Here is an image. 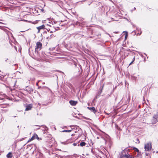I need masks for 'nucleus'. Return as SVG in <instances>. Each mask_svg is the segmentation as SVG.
<instances>
[{
	"mask_svg": "<svg viewBox=\"0 0 158 158\" xmlns=\"http://www.w3.org/2000/svg\"><path fill=\"white\" fill-rule=\"evenodd\" d=\"M133 149L135 150V151L137 152H139V150L137 148L134 147L133 148Z\"/></svg>",
	"mask_w": 158,
	"mask_h": 158,
	"instance_id": "obj_12",
	"label": "nucleus"
},
{
	"mask_svg": "<svg viewBox=\"0 0 158 158\" xmlns=\"http://www.w3.org/2000/svg\"><path fill=\"white\" fill-rule=\"evenodd\" d=\"M127 32H126V35L125 36V38L126 39V38H127Z\"/></svg>",
	"mask_w": 158,
	"mask_h": 158,
	"instance_id": "obj_15",
	"label": "nucleus"
},
{
	"mask_svg": "<svg viewBox=\"0 0 158 158\" xmlns=\"http://www.w3.org/2000/svg\"><path fill=\"white\" fill-rule=\"evenodd\" d=\"M42 46V44L40 42H38L36 44L35 47V50L36 51H38L39 49L40 50Z\"/></svg>",
	"mask_w": 158,
	"mask_h": 158,
	"instance_id": "obj_2",
	"label": "nucleus"
},
{
	"mask_svg": "<svg viewBox=\"0 0 158 158\" xmlns=\"http://www.w3.org/2000/svg\"><path fill=\"white\" fill-rule=\"evenodd\" d=\"M135 57H134V58H133V60L132 61V62H131L130 64L129 65H130L132 63H133V62L135 60Z\"/></svg>",
	"mask_w": 158,
	"mask_h": 158,
	"instance_id": "obj_14",
	"label": "nucleus"
},
{
	"mask_svg": "<svg viewBox=\"0 0 158 158\" xmlns=\"http://www.w3.org/2000/svg\"><path fill=\"white\" fill-rule=\"evenodd\" d=\"M116 33H118V32H115Z\"/></svg>",
	"mask_w": 158,
	"mask_h": 158,
	"instance_id": "obj_20",
	"label": "nucleus"
},
{
	"mask_svg": "<svg viewBox=\"0 0 158 158\" xmlns=\"http://www.w3.org/2000/svg\"><path fill=\"white\" fill-rule=\"evenodd\" d=\"M45 27V26L44 25H42V26H40L39 27H37V29L38 30V32H39L40 31V30L41 29H44Z\"/></svg>",
	"mask_w": 158,
	"mask_h": 158,
	"instance_id": "obj_8",
	"label": "nucleus"
},
{
	"mask_svg": "<svg viewBox=\"0 0 158 158\" xmlns=\"http://www.w3.org/2000/svg\"><path fill=\"white\" fill-rule=\"evenodd\" d=\"M70 104L72 106H75L77 103V102L73 100H71L69 102Z\"/></svg>",
	"mask_w": 158,
	"mask_h": 158,
	"instance_id": "obj_5",
	"label": "nucleus"
},
{
	"mask_svg": "<svg viewBox=\"0 0 158 158\" xmlns=\"http://www.w3.org/2000/svg\"><path fill=\"white\" fill-rule=\"evenodd\" d=\"M32 107V105L31 104H29L26 106V107L25 109L26 110H31Z\"/></svg>",
	"mask_w": 158,
	"mask_h": 158,
	"instance_id": "obj_6",
	"label": "nucleus"
},
{
	"mask_svg": "<svg viewBox=\"0 0 158 158\" xmlns=\"http://www.w3.org/2000/svg\"><path fill=\"white\" fill-rule=\"evenodd\" d=\"M35 138H37V139H39L38 135L36 134H34V135L31 138V139L28 140V142H30V141H32V140L34 139Z\"/></svg>",
	"mask_w": 158,
	"mask_h": 158,
	"instance_id": "obj_4",
	"label": "nucleus"
},
{
	"mask_svg": "<svg viewBox=\"0 0 158 158\" xmlns=\"http://www.w3.org/2000/svg\"><path fill=\"white\" fill-rule=\"evenodd\" d=\"M132 158H136L135 157H133H133Z\"/></svg>",
	"mask_w": 158,
	"mask_h": 158,
	"instance_id": "obj_16",
	"label": "nucleus"
},
{
	"mask_svg": "<svg viewBox=\"0 0 158 158\" xmlns=\"http://www.w3.org/2000/svg\"><path fill=\"white\" fill-rule=\"evenodd\" d=\"M85 144V143L84 142H81L80 144V145L81 146H84Z\"/></svg>",
	"mask_w": 158,
	"mask_h": 158,
	"instance_id": "obj_11",
	"label": "nucleus"
},
{
	"mask_svg": "<svg viewBox=\"0 0 158 158\" xmlns=\"http://www.w3.org/2000/svg\"><path fill=\"white\" fill-rule=\"evenodd\" d=\"M144 148L145 150L148 151L150 150L151 148V145L150 143H148L145 145Z\"/></svg>",
	"mask_w": 158,
	"mask_h": 158,
	"instance_id": "obj_3",
	"label": "nucleus"
},
{
	"mask_svg": "<svg viewBox=\"0 0 158 158\" xmlns=\"http://www.w3.org/2000/svg\"><path fill=\"white\" fill-rule=\"evenodd\" d=\"M52 32H53V31H50V33H52Z\"/></svg>",
	"mask_w": 158,
	"mask_h": 158,
	"instance_id": "obj_17",
	"label": "nucleus"
},
{
	"mask_svg": "<svg viewBox=\"0 0 158 158\" xmlns=\"http://www.w3.org/2000/svg\"><path fill=\"white\" fill-rule=\"evenodd\" d=\"M87 108L89 110H90L91 111H92L93 112H94V113H95L96 111V110H95V108L94 107H88Z\"/></svg>",
	"mask_w": 158,
	"mask_h": 158,
	"instance_id": "obj_7",
	"label": "nucleus"
},
{
	"mask_svg": "<svg viewBox=\"0 0 158 158\" xmlns=\"http://www.w3.org/2000/svg\"><path fill=\"white\" fill-rule=\"evenodd\" d=\"M25 31H22L21 32H24Z\"/></svg>",
	"mask_w": 158,
	"mask_h": 158,
	"instance_id": "obj_19",
	"label": "nucleus"
},
{
	"mask_svg": "<svg viewBox=\"0 0 158 158\" xmlns=\"http://www.w3.org/2000/svg\"><path fill=\"white\" fill-rule=\"evenodd\" d=\"M157 122H158V113L153 116L152 120V123L155 124Z\"/></svg>",
	"mask_w": 158,
	"mask_h": 158,
	"instance_id": "obj_1",
	"label": "nucleus"
},
{
	"mask_svg": "<svg viewBox=\"0 0 158 158\" xmlns=\"http://www.w3.org/2000/svg\"><path fill=\"white\" fill-rule=\"evenodd\" d=\"M36 85H38V83H37L36 84Z\"/></svg>",
	"mask_w": 158,
	"mask_h": 158,
	"instance_id": "obj_18",
	"label": "nucleus"
},
{
	"mask_svg": "<svg viewBox=\"0 0 158 158\" xmlns=\"http://www.w3.org/2000/svg\"><path fill=\"white\" fill-rule=\"evenodd\" d=\"M6 156H7V157L8 158H11L12 156V155H11V152H9L8 154H7Z\"/></svg>",
	"mask_w": 158,
	"mask_h": 158,
	"instance_id": "obj_10",
	"label": "nucleus"
},
{
	"mask_svg": "<svg viewBox=\"0 0 158 158\" xmlns=\"http://www.w3.org/2000/svg\"><path fill=\"white\" fill-rule=\"evenodd\" d=\"M71 130H64L62 131L63 132H70L71 131Z\"/></svg>",
	"mask_w": 158,
	"mask_h": 158,
	"instance_id": "obj_13",
	"label": "nucleus"
},
{
	"mask_svg": "<svg viewBox=\"0 0 158 158\" xmlns=\"http://www.w3.org/2000/svg\"><path fill=\"white\" fill-rule=\"evenodd\" d=\"M125 157L126 158H132V156H130L129 154L125 155Z\"/></svg>",
	"mask_w": 158,
	"mask_h": 158,
	"instance_id": "obj_9",
	"label": "nucleus"
}]
</instances>
